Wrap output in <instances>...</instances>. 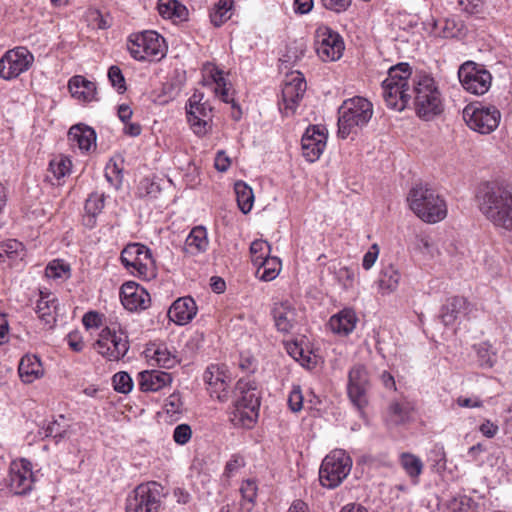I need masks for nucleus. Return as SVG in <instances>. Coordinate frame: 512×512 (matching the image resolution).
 Here are the masks:
<instances>
[{"label": "nucleus", "instance_id": "c756f323", "mask_svg": "<svg viewBox=\"0 0 512 512\" xmlns=\"http://www.w3.org/2000/svg\"><path fill=\"white\" fill-rule=\"evenodd\" d=\"M18 373L24 383H33L44 375V368L39 357L26 354L20 360Z\"/></svg>", "mask_w": 512, "mask_h": 512}, {"label": "nucleus", "instance_id": "412c9836", "mask_svg": "<svg viewBox=\"0 0 512 512\" xmlns=\"http://www.w3.org/2000/svg\"><path fill=\"white\" fill-rule=\"evenodd\" d=\"M120 299L129 311L144 310L150 305L149 293L138 283L128 281L121 286Z\"/></svg>", "mask_w": 512, "mask_h": 512}, {"label": "nucleus", "instance_id": "052dcab7", "mask_svg": "<svg viewBox=\"0 0 512 512\" xmlns=\"http://www.w3.org/2000/svg\"><path fill=\"white\" fill-rule=\"evenodd\" d=\"M192 437V429L190 425L182 423L177 425L173 431V440L178 445L187 444Z\"/></svg>", "mask_w": 512, "mask_h": 512}, {"label": "nucleus", "instance_id": "4468645a", "mask_svg": "<svg viewBox=\"0 0 512 512\" xmlns=\"http://www.w3.org/2000/svg\"><path fill=\"white\" fill-rule=\"evenodd\" d=\"M462 87L475 95L485 94L491 86L492 76L482 65L472 61L463 63L458 70Z\"/></svg>", "mask_w": 512, "mask_h": 512}, {"label": "nucleus", "instance_id": "13d9d810", "mask_svg": "<svg viewBox=\"0 0 512 512\" xmlns=\"http://www.w3.org/2000/svg\"><path fill=\"white\" fill-rule=\"evenodd\" d=\"M108 79L111 85L119 92L126 91V82L121 69L118 66H111L108 70Z\"/></svg>", "mask_w": 512, "mask_h": 512}, {"label": "nucleus", "instance_id": "4be33fe9", "mask_svg": "<svg viewBox=\"0 0 512 512\" xmlns=\"http://www.w3.org/2000/svg\"><path fill=\"white\" fill-rule=\"evenodd\" d=\"M97 135L95 130L85 124L73 125L68 131V141L72 149L81 153H89L96 149Z\"/></svg>", "mask_w": 512, "mask_h": 512}, {"label": "nucleus", "instance_id": "8fccbe9b", "mask_svg": "<svg viewBox=\"0 0 512 512\" xmlns=\"http://www.w3.org/2000/svg\"><path fill=\"white\" fill-rule=\"evenodd\" d=\"M453 512H484L482 505L469 496L462 495L454 498L450 504Z\"/></svg>", "mask_w": 512, "mask_h": 512}, {"label": "nucleus", "instance_id": "a878e982", "mask_svg": "<svg viewBox=\"0 0 512 512\" xmlns=\"http://www.w3.org/2000/svg\"><path fill=\"white\" fill-rule=\"evenodd\" d=\"M68 89L73 98L88 103L96 100V84L82 75H75L68 82Z\"/></svg>", "mask_w": 512, "mask_h": 512}, {"label": "nucleus", "instance_id": "f03ea898", "mask_svg": "<svg viewBox=\"0 0 512 512\" xmlns=\"http://www.w3.org/2000/svg\"><path fill=\"white\" fill-rule=\"evenodd\" d=\"M414 108L419 118L429 121L443 112V97L438 82L429 74L419 73L412 78Z\"/></svg>", "mask_w": 512, "mask_h": 512}, {"label": "nucleus", "instance_id": "dca6fc26", "mask_svg": "<svg viewBox=\"0 0 512 512\" xmlns=\"http://www.w3.org/2000/svg\"><path fill=\"white\" fill-rule=\"evenodd\" d=\"M370 388L369 374L365 366L354 365L348 373L347 393L353 406L364 415V409L368 405L367 392Z\"/></svg>", "mask_w": 512, "mask_h": 512}, {"label": "nucleus", "instance_id": "49530a36", "mask_svg": "<svg viewBox=\"0 0 512 512\" xmlns=\"http://www.w3.org/2000/svg\"><path fill=\"white\" fill-rule=\"evenodd\" d=\"M23 252V245L16 239H8L0 243V264L11 263Z\"/></svg>", "mask_w": 512, "mask_h": 512}, {"label": "nucleus", "instance_id": "4d7b16f0", "mask_svg": "<svg viewBox=\"0 0 512 512\" xmlns=\"http://www.w3.org/2000/svg\"><path fill=\"white\" fill-rule=\"evenodd\" d=\"M182 408L183 402L178 393L169 395L164 401L163 409L169 416L180 414L182 412Z\"/></svg>", "mask_w": 512, "mask_h": 512}, {"label": "nucleus", "instance_id": "ea45409f", "mask_svg": "<svg viewBox=\"0 0 512 512\" xmlns=\"http://www.w3.org/2000/svg\"><path fill=\"white\" fill-rule=\"evenodd\" d=\"M234 0H218L210 10V21L215 27L222 26L233 14Z\"/></svg>", "mask_w": 512, "mask_h": 512}, {"label": "nucleus", "instance_id": "f704fd0d", "mask_svg": "<svg viewBox=\"0 0 512 512\" xmlns=\"http://www.w3.org/2000/svg\"><path fill=\"white\" fill-rule=\"evenodd\" d=\"M259 416V409L242 404H234L230 421L236 427L250 429L254 426Z\"/></svg>", "mask_w": 512, "mask_h": 512}, {"label": "nucleus", "instance_id": "f257e3e1", "mask_svg": "<svg viewBox=\"0 0 512 512\" xmlns=\"http://www.w3.org/2000/svg\"><path fill=\"white\" fill-rule=\"evenodd\" d=\"M475 198L486 220L497 229L512 232V188L497 181L484 182Z\"/></svg>", "mask_w": 512, "mask_h": 512}, {"label": "nucleus", "instance_id": "a18cd8bd", "mask_svg": "<svg viewBox=\"0 0 512 512\" xmlns=\"http://www.w3.org/2000/svg\"><path fill=\"white\" fill-rule=\"evenodd\" d=\"M257 485L253 480L243 481L240 487L241 501L239 512H251L257 496Z\"/></svg>", "mask_w": 512, "mask_h": 512}, {"label": "nucleus", "instance_id": "e433bc0d", "mask_svg": "<svg viewBox=\"0 0 512 512\" xmlns=\"http://www.w3.org/2000/svg\"><path fill=\"white\" fill-rule=\"evenodd\" d=\"M105 204L103 194L92 193L86 200L84 206L83 224L87 228H93L96 225V218L102 212Z\"/></svg>", "mask_w": 512, "mask_h": 512}, {"label": "nucleus", "instance_id": "6e6d98bb", "mask_svg": "<svg viewBox=\"0 0 512 512\" xmlns=\"http://www.w3.org/2000/svg\"><path fill=\"white\" fill-rule=\"evenodd\" d=\"M114 389L123 394L129 393L133 388V381L127 372H118L112 379Z\"/></svg>", "mask_w": 512, "mask_h": 512}, {"label": "nucleus", "instance_id": "c9c22d12", "mask_svg": "<svg viewBox=\"0 0 512 512\" xmlns=\"http://www.w3.org/2000/svg\"><path fill=\"white\" fill-rule=\"evenodd\" d=\"M204 73L205 77L211 79L216 96L225 103L231 102L232 97L230 96L229 88H227L223 72L216 66L208 64L204 67Z\"/></svg>", "mask_w": 512, "mask_h": 512}, {"label": "nucleus", "instance_id": "338daca9", "mask_svg": "<svg viewBox=\"0 0 512 512\" xmlns=\"http://www.w3.org/2000/svg\"><path fill=\"white\" fill-rule=\"evenodd\" d=\"M338 281L342 284L345 289H349L353 286L355 281V273L348 267H341L336 273Z\"/></svg>", "mask_w": 512, "mask_h": 512}, {"label": "nucleus", "instance_id": "58836bf2", "mask_svg": "<svg viewBox=\"0 0 512 512\" xmlns=\"http://www.w3.org/2000/svg\"><path fill=\"white\" fill-rule=\"evenodd\" d=\"M158 11L163 18L173 21H183L188 16L186 6L178 0H159Z\"/></svg>", "mask_w": 512, "mask_h": 512}, {"label": "nucleus", "instance_id": "72a5a7b5", "mask_svg": "<svg viewBox=\"0 0 512 512\" xmlns=\"http://www.w3.org/2000/svg\"><path fill=\"white\" fill-rule=\"evenodd\" d=\"M469 303L463 297H452L443 307L441 318L445 325H452L461 315L468 313Z\"/></svg>", "mask_w": 512, "mask_h": 512}, {"label": "nucleus", "instance_id": "6ab92c4d", "mask_svg": "<svg viewBox=\"0 0 512 512\" xmlns=\"http://www.w3.org/2000/svg\"><path fill=\"white\" fill-rule=\"evenodd\" d=\"M328 139V130L323 125H310L301 138L302 155L308 162L317 161L323 154Z\"/></svg>", "mask_w": 512, "mask_h": 512}, {"label": "nucleus", "instance_id": "39448f33", "mask_svg": "<svg viewBox=\"0 0 512 512\" xmlns=\"http://www.w3.org/2000/svg\"><path fill=\"white\" fill-rule=\"evenodd\" d=\"M338 114V135L345 139L357 128L368 124L373 115V105L366 98L352 97L343 101Z\"/></svg>", "mask_w": 512, "mask_h": 512}, {"label": "nucleus", "instance_id": "1a4fd4ad", "mask_svg": "<svg viewBox=\"0 0 512 512\" xmlns=\"http://www.w3.org/2000/svg\"><path fill=\"white\" fill-rule=\"evenodd\" d=\"M163 487L150 481L138 485L126 498V512H159L163 503Z\"/></svg>", "mask_w": 512, "mask_h": 512}, {"label": "nucleus", "instance_id": "bf43d9fd", "mask_svg": "<svg viewBox=\"0 0 512 512\" xmlns=\"http://www.w3.org/2000/svg\"><path fill=\"white\" fill-rule=\"evenodd\" d=\"M69 272V267L61 260L51 261L45 269L48 278H62Z\"/></svg>", "mask_w": 512, "mask_h": 512}, {"label": "nucleus", "instance_id": "a19ab883", "mask_svg": "<svg viewBox=\"0 0 512 512\" xmlns=\"http://www.w3.org/2000/svg\"><path fill=\"white\" fill-rule=\"evenodd\" d=\"M414 249L426 258H434L439 255L438 246L434 238L425 232L417 233L414 237Z\"/></svg>", "mask_w": 512, "mask_h": 512}, {"label": "nucleus", "instance_id": "603ef678", "mask_svg": "<svg viewBox=\"0 0 512 512\" xmlns=\"http://www.w3.org/2000/svg\"><path fill=\"white\" fill-rule=\"evenodd\" d=\"M412 408L407 402H393L389 406L390 420L395 424L406 422L411 415Z\"/></svg>", "mask_w": 512, "mask_h": 512}, {"label": "nucleus", "instance_id": "5701e85b", "mask_svg": "<svg viewBox=\"0 0 512 512\" xmlns=\"http://www.w3.org/2000/svg\"><path fill=\"white\" fill-rule=\"evenodd\" d=\"M272 316L276 329L281 333H289L298 322L296 309L288 301L274 303Z\"/></svg>", "mask_w": 512, "mask_h": 512}, {"label": "nucleus", "instance_id": "7c9ffc66", "mask_svg": "<svg viewBox=\"0 0 512 512\" xmlns=\"http://www.w3.org/2000/svg\"><path fill=\"white\" fill-rule=\"evenodd\" d=\"M235 404H242L252 408H260V398L254 381L248 378L238 380L235 387Z\"/></svg>", "mask_w": 512, "mask_h": 512}, {"label": "nucleus", "instance_id": "a211bd4d", "mask_svg": "<svg viewBox=\"0 0 512 512\" xmlns=\"http://www.w3.org/2000/svg\"><path fill=\"white\" fill-rule=\"evenodd\" d=\"M6 484L15 495L29 493L34 484L32 464L24 458L12 461L9 466Z\"/></svg>", "mask_w": 512, "mask_h": 512}, {"label": "nucleus", "instance_id": "c85d7f7f", "mask_svg": "<svg viewBox=\"0 0 512 512\" xmlns=\"http://www.w3.org/2000/svg\"><path fill=\"white\" fill-rule=\"evenodd\" d=\"M357 322L355 311L351 308H344L330 318L329 327L333 333L346 336L353 332Z\"/></svg>", "mask_w": 512, "mask_h": 512}, {"label": "nucleus", "instance_id": "473e14b6", "mask_svg": "<svg viewBox=\"0 0 512 512\" xmlns=\"http://www.w3.org/2000/svg\"><path fill=\"white\" fill-rule=\"evenodd\" d=\"M36 313L39 318L47 325L52 326L56 321L57 299L50 292H40V297L36 304Z\"/></svg>", "mask_w": 512, "mask_h": 512}, {"label": "nucleus", "instance_id": "ddd939ff", "mask_svg": "<svg viewBox=\"0 0 512 512\" xmlns=\"http://www.w3.org/2000/svg\"><path fill=\"white\" fill-rule=\"evenodd\" d=\"M306 87L305 78L299 71H293L286 75L279 102V110L283 116L290 117L295 114Z\"/></svg>", "mask_w": 512, "mask_h": 512}, {"label": "nucleus", "instance_id": "2f4dec72", "mask_svg": "<svg viewBox=\"0 0 512 512\" xmlns=\"http://www.w3.org/2000/svg\"><path fill=\"white\" fill-rule=\"evenodd\" d=\"M209 245L208 233L204 226L194 227L186 237L184 252L191 256L204 253Z\"/></svg>", "mask_w": 512, "mask_h": 512}, {"label": "nucleus", "instance_id": "c03bdc74", "mask_svg": "<svg viewBox=\"0 0 512 512\" xmlns=\"http://www.w3.org/2000/svg\"><path fill=\"white\" fill-rule=\"evenodd\" d=\"M234 190L239 209L244 214L249 213L254 203V194L252 189L246 183L238 181L235 183Z\"/></svg>", "mask_w": 512, "mask_h": 512}, {"label": "nucleus", "instance_id": "9b49d317", "mask_svg": "<svg viewBox=\"0 0 512 512\" xmlns=\"http://www.w3.org/2000/svg\"><path fill=\"white\" fill-rule=\"evenodd\" d=\"M463 119L471 130L487 135L498 128L501 112L491 104H470L463 110Z\"/></svg>", "mask_w": 512, "mask_h": 512}, {"label": "nucleus", "instance_id": "9d476101", "mask_svg": "<svg viewBox=\"0 0 512 512\" xmlns=\"http://www.w3.org/2000/svg\"><path fill=\"white\" fill-rule=\"evenodd\" d=\"M351 467L352 460L344 450H333L324 458L320 466V483L329 489L336 488L348 476Z\"/></svg>", "mask_w": 512, "mask_h": 512}, {"label": "nucleus", "instance_id": "cd10ccee", "mask_svg": "<svg viewBox=\"0 0 512 512\" xmlns=\"http://www.w3.org/2000/svg\"><path fill=\"white\" fill-rule=\"evenodd\" d=\"M401 278V272L395 265L383 266L376 281L378 292L381 295H389L395 292L400 285Z\"/></svg>", "mask_w": 512, "mask_h": 512}, {"label": "nucleus", "instance_id": "774afa93", "mask_svg": "<svg viewBox=\"0 0 512 512\" xmlns=\"http://www.w3.org/2000/svg\"><path fill=\"white\" fill-rule=\"evenodd\" d=\"M458 5L460 9L469 14H479L483 8L482 0H458Z\"/></svg>", "mask_w": 512, "mask_h": 512}, {"label": "nucleus", "instance_id": "20e7f679", "mask_svg": "<svg viewBox=\"0 0 512 512\" xmlns=\"http://www.w3.org/2000/svg\"><path fill=\"white\" fill-rule=\"evenodd\" d=\"M409 208L423 222L436 224L448 214L447 202L442 195L427 186L413 187L407 197Z\"/></svg>", "mask_w": 512, "mask_h": 512}, {"label": "nucleus", "instance_id": "de8ad7c7", "mask_svg": "<svg viewBox=\"0 0 512 512\" xmlns=\"http://www.w3.org/2000/svg\"><path fill=\"white\" fill-rule=\"evenodd\" d=\"M71 167L72 163L68 157L58 155L50 160L48 171L54 179L60 180L70 174Z\"/></svg>", "mask_w": 512, "mask_h": 512}, {"label": "nucleus", "instance_id": "0eeeda50", "mask_svg": "<svg viewBox=\"0 0 512 512\" xmlns=\"http://www.w3.org/2000/svg\"><path fill=\"white\" fill-rule=\"evenodd\" d=\"M94 348L107 361H119L129 350L127 332L119 323L111 322L99 332Z\"/></svg>", "mask_w": 512, "mask_h": 512}, {"label": "nucleus", "instance_id": "0e129e2a", "mask_svg": "<svg viewBox=\"0 0 512 512\" xmlns=\"http://www.w3.org/2000/svg\"><path fill=\"white\" fill-rule=\"evenodd\" d=\"M380 253V248L378 244H373L370 246L368 251L364 254L362 259V267L364 270H370L375 262L377 261Z\"/></svg>", "mask_w": 512, "mask_h": 512}, {"label": "nucleus", "instance_id": "f8f14e48", "mask_svg": "<svg viewBox=\"0 0 512 512\" xmlns=\"http://www.w3.org/2000/svg\"><path fill=\"white\" fill-rule=\"evenodd\" d=\"M314 46L317 56L323 62L339 60L345 48L340 34L326 25H321L316 29Z\"/></svg>", "mask_w": 512, "mask_h": 512}, {"label": "nucleus", "instance_id": "79ce46f5", "mask_svg": "<svg viewBox=\"0 0 512 512\" xmlns=\"http://www.w3.org/2000/svg\"><path fill=\"white\" fill-rule=\"evenodd\" d=\"M257 276L262 281H272L280 273L282 263L278 257H266L258 265Z\"/></svg>", "mask_w": 512, "mask_h": 512}, {"label": "nucleus", "instance_id": "09e8293b", "mask_svg": "<svg viewBox=\"0 0 512 512\" xmlns=\"http://www.w3.org/2000/svg\"><path fill=\"white\" fill-rule=\"evenodd\" d=\"M400 464L406 474L411 478H418L423 470L422 460L412 453H402L400 455Z\"/></svg>", "mask_w": 512, "mask_h": 512}, {"label": "nucleus", "instance_id": "3c124183", "mask_svg": "<svg viewBox=\"0 0 512 512\" xmlns=\"http://www.w3.org/2000/svg\"><path fill=\"white\" fill-rule=\"evenodd\" d=\"M441 32H439L440 38H455L462 34L464 25L461 21L448 17L440 20Z\"/></svg>", "mask_w": 512, "mask_h": 512}, {"label": "nucleus", "instance_id": "f3484780", "mask_svg": "<svg viewBox=\"0 0 512 512\" xmlns=\"http://www.w3.org/2000/svg\"><path fill=\"white\" fill-rule=\"evenodd\" d=\"M34 62L33 54L25 47L8 50L0 59V77L12 80L26 72Z\"/></svg>", "mask_w": 512, "mask_h": 512}, {"label": "nucleus", "instance_id": "864d4df0", "mask_svg": "<svg viewBox=\"0 0 512 512\" xmlns=\"http://www.w3.org/2000/svg\"><path fill=\"white\" fill-rule=\"evenodd\" d=\"M270 252L271 247L265 240L256 239L250 245L251 260L255 266H257L266 257H269Z\"/></svg>", "mask_w": 512, "mask_h": 512}, {"label": "nucleus", "instance_id": "5fc2aeb1", "mask_svg": "<svg viewBox=\"0 0 512 512\" xmlns=\"http://www.w3.org/2000/svg\"><path fill=\"white\" fill-rule=\"evenodd\" d=\"M245 466L244 457L239 454H234L230 457V459L226 462L223 477L226 479H230L236 476L242 468Z\"/></svg>", "mask_w": 512, "mask_h": 512}, {"label": "nucleus", "instance_id": "423d86ee", "mask_svg": "<svg viewBox=\"0 0 512 512\" xmlns=\"http://www.w3.org/2000/svg\"><path fill=\"white\" fill-rule=\"evenodd\" d=\"M120 260L126 271L134 277L151 281L157 276L152 252L144 244L129 243L122 250Z\"/></svg>", "mask_w": 512, "mask_h": 512}, {"label": "nucleus", "instance_id": "2eb2a0df", "mask_svg": "<svg viewBox=\"0 0 512 512\" xmlns=\"http://www.w3.org/2000/svg\"><path fill=\"white\" fill-rule=\"evenodd\" d=\"M187 120L192 131L197 136H204L211 130L212 107L203 95L195 92L186 104Z\"/></svg>", "mask_w": 512, "mask_h": 512}, {"label": "nucleus", "instance_id": "37998d69", "mask_svg": "<svg viewBox=\"0 0 512 512\" xmlns=\"http://www.w3.org/2000/svg\"><path fill=\"white\" fill-rule=\"evenodd\" d=\"M151 357L160 367L166 369L175 367L179 362V358L175 350L169 348L165 344L156 346Z\"/></svg>", "mask_w": 512, "mask_h": 512}, {"label": "nucleus", "instance_id": "69168bd1", "mask_svg": "<svg viewBox=\"0 0 512 512\" xmlns=\"http://www.w3.org/2000/svg\"><path fill=\"white\" fill-rule=\"evenodd\" d=\"M66 342H67L69 348L77 353L82 352L85 347L83 337H82L81 333L77 330L71 331L66 336Z\"/></svg>", "mask_w": 512, "mask_h": 512}, {"label": "nucleus", "instance_id": "e2e57ef3", "mask_svg": "<svg viewBox=\"0 0 512 512\" xmlns=\"http://www.w3.org/2000/svg\"><path fill=\"white\" fill-rule=\"evenodd\" d=\"M82 323L87 330L98 329L103 325V315L96 311H89L83 315Z\"/></svg>", "mask_w": 512, "mask_h": 512}, {"label": "nucleus", "instance_id": "aec40b11", "mask_svg": "<svg viewBox=\"0 0 512 512\" xmlns=\"http://www.w3.org/2000/svg\"><path fill=\"white\" fill-rule=\"evenodd\" d=\"M204 381L211 397L224 402L228 398L231 377L225 365L211 364L204 373Z\"/></svg>", "mask_w": 512, "mask_h": 512}, {"label": "nucleus", "instance_id": "b1692460", "mask_svg": "<svg viewBox=\"0 0 512 512\" xmlns=\"http://www.w3.org/2000/svg\"><path fill=\"white\" fill-rule=\"evenodd\" d=\"M71 436V426L67 419L60 415L57 419L45 421L38 429L37 436L34 439L43 440L51 437L56 443Z\"/></svg>", "mask_w": 512, "mask_h": 512}, {"label": "nucleus", "instance_id": "4c0bfd02", "mask_svg": "<svg viewBox=\"0 0 512 512\" xmlns=\"http://www.w3.org/2000/svg\"><path fill=\"white\" fill-rule=\"evenodd\" d=\"M479 368L491 369L497 362V350L489 342H480L472 347Z\"/></svg>", "mask_w": 512, "mask_h": 512}, {"label": "nucleus", "instance_id": "393cba45", "mask_svg": "<svg viewBox=\"0 0 512 512\" xmlns=\"http://www.w3.org/2000/svg\"><path fill=\"white\" fill-rule=\"evenodd\" d=\"M198 311L196 302L192 297L178 298L171 305L168 316L177 325H186L192 321Z\"/></svg>", "mask_w": 512, "mask_h": 512}, {"label": "nucleus", "instance_id": "680f3d73", "mask_svg": "<svg viewBox=\"0 0 512 512\" xmlns=\"http://www.w3.org/2000/svg\"><path fill=\"white\" fill-rule=\"evenodd\" d=\"M303 394L299 385H294L288 395V406L292 412H299L303 408Z\"/></svg>", "mask_w": 512, "mask_h": 512}, {"label": "nucleus", "instance_id": "7ed1b4c3", "mask_svg": "<svg viewBox=\"0 0 512 512\" xmlns=\"http://www.w3.org/2000/svg\"><path fill=\"white\" fill-rule=\"evenodd\" d=\"M412 69L408 63L402 62L388 70L382 82V96L387 107L395 111H403L412 99Z\"/></svg>", "mask_w": 512, "mask_h": 512}, {"label": "nucleus", "instance_id": "bb28decb", "mask_svg": "<svg viewBox=\"0 0 512 512\" xmlns=\"http://www.w3.org/2000/svg\"><path fill=\"white\" fill-rule=\"evenodd\" d=\"M170 373L159 370H146L139 373V387L143 392H156L170 385Z\"/></svg>", "mask_w": 512, "mask_h": 512}, {"label": "nucleus", "instance_id": "6e6552de", "mask_svg": "<svg viewBox=\"0 0 512 512\" xmlns=\"http://www.w3.org/2000/svg\"><path fill=\"white\" fill-rule=\"evenodd\" d=\"M127 49L137 61H157L166 55L167 46L160 34L147 30L130 35Z\"/></svg>", "mask_w": 512, "mask_h": 512}]
</instances>
